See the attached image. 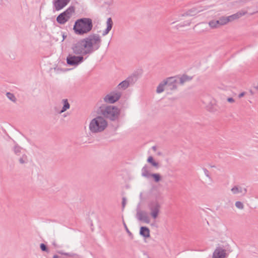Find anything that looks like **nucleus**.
<instances>
[{"label":"nucleus","mask_w":258,"mask_h":258,"mask_svg":"<svg viewBox=\"0 0 258 258\" xmlns=\"http://www.w3.org/2000/svg\"><path fill=\"white\" fill-rule=\"evenodd\" d=\"M166 82L164 80L161 83H160L158 86L156 90V92L157 93H161L163 92L164 90V86H166Z\"/></svg>","instance_id":"23"},{"label":"nucleus","mask_w":258,"mask_h":258,"mask_svg":"<svg viewBox=\"0 0 258 258\" xmlns=\"http://www.w3.org/2000/svg\"><path fill=\"white\" fill-rule=\"evenodd\" d=\"M121 93L118 91L112 92L106 95L104 98V101L106 103H113L118 101L120 98Z\"/></svg>","instance_id":"9"},{"label":"nucleus","mask_w":258,"mask_h":258,"mask_svg":"<svg viewBox=\"0 0 258 258\" xmlns=\"http://www.w3.org/2000/svg\"><path fill=\"white\" fill-rule=\"evenodd\" d=\"M75 12V7H70L65 11L60 13L56 18V21L60 24H64L68 22Z\"/></svg>","instance_id":"5"},{"label":"nucleus","mask_w":258,"mask_h":258,"mask_svg":"<svg viewBox=\"0 0 258 258\" xmlns=\"http://www.w3.org/2000/svg\"><path fill=\"white\" fill-rule=\"evenodd\" d=\"M136 218L137 219L146 224L150 222V218L147 212L144 211L138 210L136 214Z\"/></svg>","instance_id":"12"},{"label":"nucleus","mask_w":258,"mask_h":258,"mask_svg":"<svg viewBox=\"0 0 258 258\" xmlns=\"http://www.w3.org/2000/svg\"><path fill=\"white\" fill-rule=\"evenodd\" d=\"M57 253H58L59 254H62V255L68 256L70 257H74L77 255V254H76V253L64 252L61 250L58 251Z\"/></svg>","instance_id":"27"},{"label":"nucleus","mask_w":258,"mask_h":258,"mask_svg":"<svg viewBox=\"0 0 258 258\" xmlns=\"http://www.w3.org/2000/svg\"><path fill=\"white\" fill-rule=\"evenodd\" d=\"M71 0H55L53 5L56 11H59L66 7Z\"/></svg>","instance_id":"14"},{"label":"nucleus","mask_w":258,"mask_h":258,"mask_svg":"<svg viewBox=\"0 0 258 258\" xmlns=\"http://www.w3.org/2000/svg\"><path fill=\"white\" fill-rule=\"evenodd\" d=\"M164 81L166 82V85L168 88V89L172 90L177 88L178 80L175 77H169Z\"/></svg>","instance_id":"13"},{"label":"nucleus","mask_w":258,"mask_h":258,"mask_svg":"<svg viewBox=\"0 0 258 258\" xmlns=\"http://www.w3.org/2000/svg\"><path fill=\"white\" fill-rule=\"evenodd\" d=\"M191 79V77H189L186 75H183L182 77L179 78L178 83L183 85L185 82L190 81Z\"/></svg>","instance_id":"24"},{"label":"nucleus","mask_w":258,"mask_h":258,"mask_svg":"<svg viewBox=\"0 0 258 258\" xmlns=\"http://www.w3.org/2000/svg\"><path fill=\"white\" fill-rule=\"evenodd\" d=\"M154 178L155 182H159L161 180V176L158 173H151V176Z\"/></svg>","instance_id":"30"},{"label":"nucleus","mask_w":258,"mask_h":258,"mask_svg":"<svg viewBox=\"0 0 258 258\" xmlns=\"http://www.w3.org/2000/svg\"><path fill=\"white\" fill-rule=\"evenodd\" d=\"M62 102L63 104V107L59 111V113H62L65 112L67 110L70 108V105L67 99H62Z\"/></svg>","instance_id":"20"},{"label":"nucleus","mask_w":258,"mask_h":258,"mask_svg":"<svg viewBox=\"0 0 258 258\" xmlns=\"http://www.w3.org/2000/svg\"><path fill=\"white\" fill-rule=\"evenodd\" d=\"M247 14V11L245 10H241L236 13L228 16L229 22H232L235 20H237L241 17Z\"/></svg>","instance_id":"16"},{"label":"nucleus","mask_w":258,"mask_h":258,"mask_svg":"<svg viewBox=\"0 0 258 258\" xmlns=\"http://www.w3.org/2000/svg\"><path fill=\"white\" fill-rule=\"evenodd\" d=\"M60 36H61L62 37V39L61 40V41H63L64 40L66 39V38L67 37V36L65 35V33L64 32H60Z\"/></svg>","instance_id":"37"},{"label":"nucleus","mask_w":258,"mask_h":258,"mask_svg":"<svg viewBox=\"0 0 258 258\" xmlns=\"http://www.w3.org/2000/svg\"><path fill=\"white\" fill-rule=\"evenodd\" d=\"M208 6H206L204 8H202L201 7H197L192 8L185 13L182 14L181 15V17H186V16H194L196 15L199 13L205 10H207L208 9Z\"/></svg>","instance_id":"10"},{"label":"nucleus","mask_w":258,"mask_h":258,"mask_svg":"<svg viewBox=\"0 0 258 258\" xmlns=\"http://www.w3.org/2000/svg\"><path fill=\"white\" fill-rule=\"evenodd\" d=\"M107 28L103 32L102 35L105 36L106 35L109 31L111 30L113 26V22L112 19L111 18H108L106 22Z\"/></svg>","instance_id":"18"},{"label":"nucleus","mask_w":258,"mask_h":258,"mask_svg":"<svg viewBox=\"0 0 258 258\" xmlns=\"http://www.w3.org/2000/svg\"><path fill=\"white\" fill-rule=\"evenodd\" d=\"M208 24L209 26L212 29H216L218 28H219L221 26L220 25L219 21V20H213L211 21H210L208 23Z\"/></svg>","instance_id":"21"},{"label":"nucleus","mask_w":258,"mask_h":258,"mask_svg":"<svg viewBox=\"0 0 258 258\" xmlns=\"http://www.w3.org/2000/svg\"><path fill=\"white\" fill-rule=\"evenodd\" d=\"M92 20L89 18L77 19L74 25L73 30L78 35L82 36L89 33L93 28Z\"/></svg>","instance_id":"2"},{"label":"nucleus","mask_w":258,"mask_h":258,"mask_svg":"<svg viewBox=\"0 0 258 258\" xmlns=\"http://www.w3.org/2000/svg\"><path fill=\"white\" fill-rule=\"evenodd\" d=\"M7 97L13 102H16L17 99L15 95L10 92H7L6 93Z\"/></svg>","instance_id":"28"},{"label":"nucleus","mask_w":258,"mask_h":258,"mask_svg":"<svg viewBox=\"0 0 258 258\" xmlns=\"http://www.w3.org/2000/svg\"><path fill=\"white\" fill-rule=\"evenodd\" d=\"M203 171L204 172L205 175L209 179H211L209 171L208 170V169H207L206 168H203Z\"/></svg>","instance_id":"35"},{"label":"nucleus","mask_w":258,"mask_h":258,"mask_svg":"<svg viewBox=\"0 0 258 258\" xmlns=\"http://www.w3.org/2000/svg\"><path fill=\"white\" fill-rule=\"evenodd\" d=\"M147 161H148V162L151 163L153 166L156 167H158V163L154 161V159H153V158L152 157L150 156L148 158Z\"/></svg>","instance_id":"31"},{"label":"nucleus","mask_w":258,"mask_h":258,"mask_svg":"<svg viewBox=\"0 0 258 258\" xmlns=\"http://www.w3.org/2000/svg\"><path fill=\"white\" fill-rule=\"evenodd\" d=\"M100 112L104 118L111 121H116L119 118L120 110L116 106L109 105L104 108L101 107Z\"/></svg>","instance_id":"4"},{"label":"nucleus","mask_w":258,"mask_h":258,"mask_svg":"<svg viewBox=\"0 0 258 258\" xmlns=\"http://www.w3.org/2000/svg\"><path fill=\"white\" fill-rule=\"evenodd\" d=\"M126 200L125 197L122 198V208L123 209L125 206Z\"/></svg>","instance_id":"36"},{"label":"nucleus","mask_w":258,"mask_h":258,"mask_svg":"<svg viewBox=\"0 0 258 258\" xmlns=\"http://www.w3.org/2000/svg\"><path fill=\"white\" fill-rule=\"evenodd\" d=\"M84 60L82 55L76 56L69 54L67 57V63L70 66H77L83 62Z\"/></svg>","instance_id":"7"},{"label":"nucleus","mask_w":258,"mask_h":258,"mask_svg":"<svg viewBox=\"0 0 258 258\" xmlns=\"http://www.w3.org/2000/svg\"><path fill=\"white\" fill-rule=\"evenodd\" d=\"M227 101L230 103H233L234 102V99L231 97L228 98Z\"/></svg>","instance_id":"39"},{"label":"nucleus","mask_w":258,"mask_h":258,"mask_svg":"<svg viewBox=\"0 0 258 258\" xmlns=\"http://www.w3.org/2000/svg\"><path fill=\"white\" fill-rule=\"evenodd\" d=\"M108 125V122L102 116H97L92 119L89 125L92 133H98L104 131Z\"/></svg>","instance_id":"3"},{"label":"nucleus","mask_w":258,"mask_h":258,"mask_svg":"<svg viewBox=\"0 0 258 258\" xmlns=\"http://www.w3.org/2000/svg\"><path fill=\"white\" fill-rule=\"evenodd\" d=\"M72 49L73 53L77 55H85L81 40H80L72 44Z\"/></svg>","instance_id":"11"},{"label":"nucleus","mask_w":258,"mask_h":258,"mask_svg":"<svg viewBox=\"0 0 258 258\" xmlns=\"http://www.w3.org/2000/svg\"><path fill=\"white\" fill-rule=\"evenodd\" d=\"M124 225L125 228V229H126V231H127L128 233H131L130 231H129V230L128 229V228H127V226H126V224H125V223H124Z\"/></svg>","instance_id":"41"},{"label":"nucleus","mask_w":258,"mask_h":258,"mask_svg":"<svg viewBox=\"0 0 258 258\" xmlns=\"http://www.w3.org/2000/svg\"><path fill=\"white\" fill-rule=\"evenodd\" d=\"M140 234L145 238H148L150 236V229L145 226H142L140 228Z\"/></svg>","instance_id":"19"},{"label":"nucleus","mask_w":258,"mask_h":258,"mask_svg":"<svg viewBox=\"0 0 258 258\" xmlns=\"http://www.w3.org/2000/svg\"><path fill=\"white\" fill-rule=\"evenodd\" d=\"M226 256V250L221 247H218L214 250L212 258H225Z\"/></svg>","instance_id":"15"},{"label":"nucleus","mask_w":258,"mask_h":258,"mask_svg":"<svg viewBox=\"0 0 258 258\" xmlns=\"http://www.w3.org/2000/svg\"><path fill=\"white\" fill-rule=\"evenodd\" d=\"M152 149H153L154 151H156V146H153V147H152Z\"/></svg>","instance_id":"42"},{"label":"nucleus","mask_w":258,"mask_h":258,"mask_svg":"<svg viewBox=\"0 0 258 258\" xmlns=\"http://www.w3.org/2000/svg\"><path fill=\"white\" fill-rule=\"evenodd\" d=\"M231 191L234 195L240 194L243 196L245 195L247 192L246 188L238 185L234 186L231 188Z\"/></svg>","instance_id":"17"},{"label":"nucleus","mask_w":258,"mask_h":258,"mask_svg":"<svg viewBox=\"0 0 258 258\" xmlns=\"http://www.w3.org/2000/svg\"><path fill=\"white\" fill-rule=\"evenodd\" d=\"M254 88L256 89V90H258V84L254 86Z\"/></svg>","instance_id":"43"},{"label":"nucleus","mask_w":258,"mask_h":258,"mask_svg":"<svg viewBox=\"0 0 258 258\" xmlns=\"http://www.w3.org/2000/svg\"><path fill=\"white\" fill-rule=\"evenodd\" d=\"M219 21L220 25L223 26L227 24L229 22V19L228 18V16H222L219 18V19L218 20Z\"/></svg>","instance_id":"25"},{"label":"nucleus","mask_w":258,"mask_h":258,"mask_svg":"<svg viewBox=\"0 0 258 258\" xmlns=\"http://www.w3.org/2000/svg\"><path fill=\"white\" fill-rule=\"evenodd\" d=\"M148 209L149 210V214L154 219H156L159 214L161 205L157 201H153L148 204Z\"/></svg>","instance_id":"6"},{"label":"nucleus","mask_w":258,"mask_h":258,"mask_svg":"<svg viewBox=\"0 0 258 258\" xmlns=\"http://www.w3.org/2000/svg\"><path fill=\"white\" fill-rule=\"evenodd\" d=\"M253 14H254V12L251 13V14H250V15H253Z\"/></svg>","instance_id":"45"},{"label":"nucleus","mask_w":258,"mask_h":258,"mask_svg":"<svg viewBox=\"0 0 258 258\" xmlns=\"http://www.w3.org/2000/svg\"><path fill=\"white\" fill-rule=\"evenodd\" d=\"M235 206L239 209H243L244 208V205L243 203L240 201H237L235 203Z\"/></svg>","instance_id":"34"},{"label":"nucleus","mask_w":258,"mask_h":258,"mask_svg":"<svg viewBox=\"0 0 258 258\" xmlns=\"http://www.w3.org/2000/svg\"><path fill=\"white\" fill-rule=\"evenodd\" d=\"M21 150L22 148L18 145H15L13 148V151L15 154L18 156H19L20 155Z\"/></svg>","instance_id":"29"},{"label":"nucleus","mask_w":258,"mask_h":258,"mask_svg":"<svg viewBox=\"0 0 258 258\" xmlns=\"http://www.w3.org/2000/svg\"><path fill=\"white\" fill-rule=\"evenodd\" d=\"M137 76L136 75L131 76L120 83L117 86V88L118 89L125 90L130 85L134 84L137 81Z\"/></svg>","instance_id":"8"},{"label":"nucleus","mask_w":258,"mask_h":258,"mask_svg":"<svg viewBox=\"0 0 258 258\" xmlns=\"http://www.w3.org/2000/svg\"><path fill=\"white\" fill-rule=\"evenodd\" d=\"M250 1V0H238L236 1L235 3H238L239 6H242Z\"/></svg>","instance_id":"33"},{"label":"nucleus","mask_w":258,"mask_h":258,"mask_svg":"<svg viewBox=\"0 0 258 258\" xmlns=\"http://www.w3.org/2000/svg\"><path fill=\"white\" fill-rule=\"evenodd\" d=\"M81 40L84 51V55L91 54L98 50L101 46V37L97 34L90 35Z\"/></svg>","instance_id":"1"},{"label":"nucleus","mask_w":258,"mask_h":258,"mask_svg":"<svg viewBox=\"0 0 258 258\" xmlns=\"http://www.w3.org/2000/svg\"><path fill=\"white\" fill-rule=\"evenodd\" d=\"M40 248L42 251L46 252L47 253L49 252V250L47 246L44 243H41L40 245Z\"/></svg>","instance_id":"32"},{"label":"nucleus","mask_w":258,"mask_h":258,"mask_svg":"<svg viewBox=\"0 0 258 258\" xmlns=\"http://www.w3.org/2000/svg\"><path fill=\"white\" fill-rule=\"evenodd\" d=\"M244 95H245V92H242L238 95V97L239 98H240L242 97L243 96H244Z\"/></svg>","instance_id":"40"},{"label":"nucleus","mask_w":258,"mask_h":258,"mask_svg":"<svg viewBox=\"0 0 258 258\" xmlns=\"http://www.w3.org/2000/svg\"><path fill=\"white\" fill-rule=\"evenodd\" d=\"M151 173H149L148 167L147 165L144 166L142 169V175L146 178H149Z\"/></svg>","instance_id":"22"},{"label":"nucleus","mask_w":258,"mask_h":258,"mask_svg":"<svg viewBox=\"0 0 258 258\" xmlns=\"http://www.w3.org/2000/svg\"><path fill=\"white\" fill-rule=\"evenodd\" d=\"M53 258H58V256L57 255H54Z\"/></svg>","instance_id":"44"},{"label":"nucleus","mask_w":258,"mask_h":258,"mask_svg":"<svg viewBox=\"0 0 258 258\" xmlns=\"http://www.w3.org/2000/svg\"><path fill=\"white\" fill-rule=\"evenodd\" d=\"M52 244L55 248H57L59 247L58 245L56 243V241L55 240H53L52 241Z\"/></svg>","instance_id":"38"},{"label":"nucleus","mask_w":258,"mask_h":258,"mask_svg":"<svg viewBox=\"0 0 258 258\" xmlns=\"http://www.w3.org/2000/svg\"><path fill=\"white\" fill-rule=\"evenodd\" d=\"M19 161L21 164L27 163L28 162L27 156L26 154H23L19 159Z\"/></svg>","instance_id":"26"}]
</instances>
